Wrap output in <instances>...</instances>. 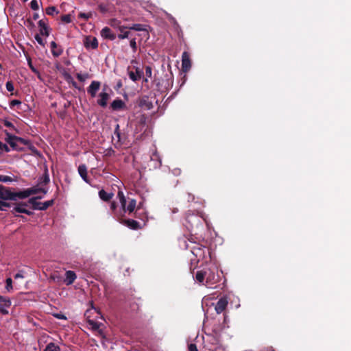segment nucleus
Here are the masks:
<instances>
[{"label":"nucleus","instance_id":"1","mask_svg":"<svg viewBox=\"0 0 351 351\" xmlns=\"http://www.w3.org/2000/svg\"><path fill=\"white\" fill-rule=\"evenodd\" d=\"M117 197L119 199V202L123 212L128 213L129 214H130L135 210L136 206V199H130L128 204H127V201L124 196V194L121 191L118 192Z\"/></svg>","mask_w":351,"mask_h":351},{"label":"nucleus","instance_id":"2","mask_svg":"<svg viewBox=\"0 0 351 351\" xmlns=\"http://www.w3.org/2000/svg\"><path fill=\"white\" fill-rule=\"evenodd\" d=\"M21 199V193L12 192L10 188L0 184V199L16 201Z\"/></svg>","mask_w":351,"mask_h":351},{"label":"nucleus","instance_id":"3","mask_svg":"<svg viewBox=\"0 0 351 351\" xmlns=\"http://www.w3.org/2000/svg\"><path fill=\"white\" fill-rule=\"evenodd\" d=\"M42 197H32L29 199L28 202L29 204L32 205V207L34 210H47L49 206H52L53 204V199L48 200L44 202H38V199H41Z\"/></svg>","mask_w":351,"mask_h":351},{"label":"nucleus","instance_id":"4","mask_svg":"<svg viewBox=\"0 0 351 351\" xmlns=\"http://www.w3.org/2000/svg\"><path fill=\"white\" fill-rule=\"evenodd\" d=\"M98 308H87V310L84 313V316L88 323V324L91 326L93 330H97L100 328L101 323L99 322V320L95 319L90 317V313L97 310Z\"/></svg>","mask_w":351,"mask_h":351},{"label":"nucleus","instance_id":"5","mask_svg":"<svg viewBox=\"0 0 351 351\" xmlns=\"http://www.w3.org/2000/svg\"><path fill=\"white\" fill-rule=\"evenodd\" d=\"M39 192H43L44 194H46L47 193V191L45 189L38 188V187H32L30 189H25L22 191H20L21 193V199H25L28 197H29L32 195L37 194Z\"/></svg>","mask_w":351,"mask_h":351},{"label":"nucleus","instance_id":"6","mask_svg":"<svg viewBox=\"0 0 351 351\" xmlns=\"http://www.w3.org/2000/svg\"><path fill=\"white\" fill-rule=\"evenodd\" d=\"M184 247L186 249H190L191 252L193 254H194L195 256H202L204 254V247L199 245H195L193 246H190L189 244L186 243V241H184Z\"/></svg>","mask_w":351,"mask_h":351},{"label":"nucleus","instance_id":"7","mask_svg":"<svg viewBox=\"0 0 351 351\" xmlns=\"http://www.w3.org/2000/svg\"><path fill=\"white\" fill-rule=\"evenodd\" d=\"M15 138H17V136L7 134L5 141L13 150L22 151L23 148L20 146L19 142L18 141H15Z\"/></svg>","mask_w":351,"mask_h":351},{"label":"nucleus","instance_id":"8","mask_svg":"<svg viewBox=\"0 0 351 351\" xmlns=\"http://www.w3.org/2000/svg\"><path fill=\"white\" fill-rule=\"evenodd\" d=\"M101 82L99 81H92L90 84L87 88V93L90 95L92 98H94L97 95V93L100 89Z\"/></svg>","mask_w":351,"mask_h":351},{"label":"nucleus","instance_id":"9","mask_svg":"<svg viewBox=\"0 0 351 351\" xmlns=\"http://www.w3.org/2000/svg\"><path fill=\"white\" fill-rule=\"evenodd\" d=\"M84 45L87 49H95L98 47V41L95 37L86 36L84 40Z\"/></svg>","mask_w":351,"mask_h":351},{"label":"nucleus","instance_id":"10","mask_svg":"<svg viewBox=\"0 0 351 351\" xmlns=\"http://www.w3.org/2000/svg\"><path fill=\"white\" fill-rule=\"evenodd\" d=\"M110 95L106 91V88H103L102 91L99 94V98L97 101V104L105 108L107 106Z\"/></svg>","mask_w":351,"mask_h":351},{"label":"nucleus","instance_id":"11","mask_svg":"<svg viewBox=\"0 0 351 351\" xmlns=\"http://www.w3.org/2000/svg\"><path fill=\"white\" fill-rule=\"evenodd\" d=\"M191 64L190 57L186 51L182 53V67L184 71H187L191 69Z\"/></svg>","mask_w":351,"mask_h":351},{"label":"nucleus","instance_id":"12","mask_svg":"<svg viewBox=\"0 0 351 351\" xmlns=\"http://www.w3.org/2000/svg\"><path fill=\"white\" fill-rule=\"evenodd\" d=\"M27 206L26 203H21L15 205L13 208L12 213L14 214L15 213H25L28 215H32L33 213L27 209L25 207Z\"/></svg>","mask_w":351,"mask_h":351},{"label":"nucleus","instance_id":"13","mask_svg":"<svg viewBox=\"0 0 351 351\" xmlns=\"http://www.w3.org/2000/svg\"><path fill=\"white\" fill-rule=\"evenodd\" d=\"M101 36L104 39L114 40L116 38V35L112 32L108 27H104L100 32Z\"/></svg>","mask_w":351,"mask_h":351},{"label":"nucleus","instance_id":"14","mask_svg":"<svg viewBox=\"0 0 351 351\" xmlns=\"http://www.w3.org/2000/svg\"><path fill=\"white\" fill-rule=\"evenodd\" d=\"M110 107L113 110L117 111L125 109L126 105L122 99L117 98L111 103Z\"/></svg>","mask_w":351,"mask_h":351},{"label":"nucleus","instance_id":"15","mask_svg":"<svg viewBox=\"0 0 351 351\" xmlns=\"http://www.w3.org/2000/svg\"><path fill=\"white\" fill-rule=\"evenodd\" d=\"M77 278V276L75 273L73 271H66L65 273V278L63 280V282L66 285H72L75 279Z\"/></svg>","mask_w":351,"mask_h":351},{"label":"nucleus","instance_id":"16","mask_svg":"<svg viewBox=\"0 0 351 351\" xmlns=\"http://www.w3.org/2000/svg\"><path fill=\"white\" fill-rule=\"evenodd\" d=\"M120 222L132 230H138L140 228L139 223L134 219H123Z\"/></svg>","mask_w":351,"mask_h":351},{"label":"nucleus","instance_id":"17","mask_svg":"<svg viewBox=\"0 0 351 351\" xmlns=\"http://www.w3.org/2000/svg\"><path fill=\"white\" fill-rule=\"evenodd\" d=\"M78 173L84 182L89 183L87 176V167L85 165H80L78 167Z\"/></svg>","mask_w":351,"mask_h":351},{"label":"nucleus","instance_id":"18","mask_svg":"<svg viewBox=\"0 0 351 351\" xmlns=\"http://www.w3.org/2000/svg\"><path fill=\"white\" fill-rule=\"evenodd\" d=\"M128 75L130 80L133 82H136L142 77L143 71L137 67L135 73L133 71H129Z\"/></svg>","mask_w":351,"mask_h":351},{"label":"nucleus","instance_id":"19","mask_svg":"<svg viewBox=\"0 0 351 351\" xmlns=\"http://www.w3.org/2000/svg\"><path fill=\"white\" fill-rule=\"evenodd\" d=\"M38 26L40 27V34L44 36H48L49 34L48 30V26L46 23L43 20H40L38 21Z\"/></svg>","mask_w":351,"mask_h":351},{"label":"nucleus","instance_id":"20","mask_svg":"<svg viewBox=\"0 0 351 351\" xmlns=\"http://www.w3.org/2000/svg\"><path fill=\"white\" fill-rule=\"evenodd\" d=\"M206 271H208V274L206 276V283L208 285H213L217 282L218 277H216L215 274L210 269Z\"/></svg>","mask_w":351,"mask_h":351},{"label":"nucleus","instance_id":"21","mask_svg":"<svg viewBox=\"0 0 351 351\" xmlns=\"http://www.w3.org/2000/svg\"><path fill=\"white\" fill-rule=\"evenodd\" d=\"M114 196L112 193H108L104 189H101L99 191V197L101 199L105 202L110 201Z\"/></svg>","mask_w":351,"mask_h":351},{"label":"nucleus","instance_id":"22","mask_svg":"<svg viewBox=\"0 0 351 351\" xmlns=\"http://www.w3.org/2000/svg\"><path fill=\"white\" fill-rule=\"evenodd\" d=\"M151 162H152L154 168H158L161 166V160L158 154L156 152L151 156Z\"/></svg>","mask_w":351,"mask_h":351},{"label":"nucleus","instance_id":"23","mask_svg":"<svg viewBox=\"0 0 351 351\" xmlns=\"http://www.w3.org/2000/svg\"><path fill=\"white\" fill-rule=\"evenodd\" d=\"M208 274V271L206 270H199L197 271L195 274V280L202 283L204 282V279L206 278V276Z\"/></svg>","mask_w":351,"mask_h":351},{"label":"nucleus","instance_id":"24","mask_svg":"<svg viewBox=\"0 0 351 351\" xmlns=\"http://www.w3.org/2000/svg\"><path fill=\"white\" fill-rule=\"evenodd\" d=\"M214 299L213 297L210 295H206L202 299V305H205L206 307H212L215 305L214 302H210Z\"/></svg>","mask_w":351,"mask_h":351},{"label":"nucleus","instance_id":"25","mask_svg":"<svg viewBox=\"0 0 351 351\" xmlns=\"http://www.w3.org/2000/svg\"><path fill=\"white\" fill-rule=\"evenodd\" d=\"M11 301L9 298L0 295V307H10Z\"/></svg>","mask_w":351,"mask_h":351},{"label":"nucleus","instance_id":"26","mask_svg":"<svg viewBox=\"0 0 351 351\" xmlns=\"http://www.w3.org/2000/svg\"><path fill=\"white\" fill-rule=\"evenodd\" d=\"M127 28L128 27H125V26L119 27V30L121 32V34L118 35V38L119 39H125V38H128L130 32L125 31V29Z\"/></svg>","mask_w":351,"mask_h":351},{"label":"nucleus","instance_id":"27","mask_svg":"<svg viewBox=\"0 0 351 351\" xmlns=\"http://www.w3.org/2000/svg\"><path fill=\"white\" fill-rule=\"evenodd\" d=\"M228 304L227 296L221 298L217 302L215 307H226Z\"/></svg>","mask_w":351,"mask_h":351},{"label":"nucleus","instance_id":"28","mask_svg":"<svg viewBox=\"0 0 351 351\" xmlns=\"http://www.w3.org/2000/svg\"><path fill=\"white\" fill-rule=\"evenodd\" d=\"M44 351H61V349L54 343H49L47 345Z\"/></svg>","mask_w":351,"mask_h":351},{"label":"nucleus","instance_id":"29","mask_svg":"<svg viewBox=\"0 0 351 351\" xmlns=\"http://www.w3.org/2000/svg\"><path fill=\"white\" fill-rule=\"evenodd\" d=\"M27 64L29 66L30 69L33 73H34L39 79H41L40 73L38 70L32 64L31 59H27Z\"/></svg>","mask_w":351,"mask_h":351},{"label":"nucleus","instance_id":"30","mask_svg":"<svg viewBox=\"0 0 351 351\" xmlns=\"http://www.w3.org/2000/svg\"><path fill=\"white\" fill-rule=\"evenodd\" d=\"M6 201L7 200L0 199V210L5 211L8 208L11 206V204Z\"/></svg>","mask_w":351,"mask_h":351},{"label":"nucleus","instance_id":"31","mask_svg":"<svg viewBox=\"0 0 351 351\" xmlns=\"http://www.w3.org/2000/svg\"><path fill=\"white\" fill-rule=\"evenodd\" d=\"M15 181L12 177L5 176V175H0V182L7 183V182H12Z\"/></svg>","mask_w":351,"mask_h":351},{"label":"nucleus","instance_id":"32","mask_svg":"<svg viewBox=\"0 0 351 351\" xmlns=\"http://www.w3.org/2000/svg\"><path fill=\"white\" fill-rule=\"evenodd\" d=\"M45 12L48 15H53L55 13L58 14V11L55 6H49L46 8Z\"/></svg>","mask_w":351,"mask_h":351},{"label":"nucleus","instance_id":"33","mask_svg":"<svg viewBox=\"0 0 351 351\" xmlns=\"http://www.w3.org/2000/svg\"><path fill=\"white\" fill-rule=\"evenodd\" d=\"M5 289L8 292H11L13 289L12 280L10 278H8L5 280Z\"/></svg>","mask_w":351,"mask_h":351},{"label":"nucleus","instance_id":"34","mask_svg":"<svg viewBox=\"0 0 351 351\" xmlns=\"http://www.w3.org/2000/svg\"><path fill=\"white\" fill-rule=\"evenodd\" d=\"M10 151V149L8 145L0 141V154H3V152H9Z\"/></svg>","mask_w":351,"mask_h":351},{"label":"nucleus","instance_id":"35","mask_svg":"<svg viewBox=\"0 0 351 351\" xmlns=\"http://www.w3.org/2000/svg\"><path fill=\"white\" fill-rule=\"evenodd\" d=\"M76 77L77 80L82 82H84L86 79L89 77L88 73H77Z\"/></svg>","mask_w":351,"mask_h":351},{"label":"nucleus","instance_id":"36","mask_svg":"<svg viewBox=\"0 0 351 351\" xmlns=\"http://www.w3.org/2000/svg\"><path fill=\"white\" fill-rule=\"evenodd\" d=\"M100 308H98L97 310L95 311H93L90 313V314H94V318L95 319L99 320L103 319V315H101V313L100 312Z\"/></svg>","mask_w":351,"mask_h":351},{"label":"nucleus","instance_id":"37","mask_svg":"<svg viewBox=\"0 0 351 351\" xmlns=\"http://www.w3.org/2000/svg\"><path fill=\"white\" fill-rule=\"evenodd\" d=\"M130 29L135 30V31H143L145 30L143 25L141 24H134L131 27H129Z\"/></svg>","mask_w":351,"mask_h":351},{"label":"nucleus","instance_id":"38","mask_svg":"<svg viewBox=\"0 0 351 351\" xmlns=\"http://www.w3.org/2000/svg\"><path fill=\"white\" fill-rule=\"evenodd\" d=\"M24 24L29 29H33L35 27V25L31 19H27L25 21Z\"/></svg>","mask_w":351,"mask_h":351},{"label":"nucleus","instance_id":"39","mask_svg":"<svg viewBox=\"0 0 351 351\" xmlns=\"http://www.w3.org/2000/svg\"><path fill=\"white\" fill-rule=\"evenodd\" d=\"M92 16L91 12L84 13V12H80L78 15V17L80 19H82L85 21H87L88 19H90Z\"/></svg>","mask_w":351,"mask_h":351},{"label":"nucleus","instance_id":"40","mask_svg":"<svg viewBox=\"0 0 351 351\" xmlns=\"http://www.w3.org/2000/svg\"><path fill=\"white\" fill-rule=\"evenodd\" d=\"M120 23L121 22L115 19H111L109 24L113 27H115V28H118L119 29V27H122L121 25H120Z\"/></svg>","mask_w":351,"mask_h":351},{"label":"nucleus","instance_id":"41","mask_svg":"<svg viewBox=\"0 0 351 351\" xmlns=\"http://www.w3.org/2000/svg\"><path fill=\"white\" fill-rule=\"evenodd\" d=\"M30 7L33 10H38L39 9L38 1L37 0H32Z\"/></svg>","mask_w":351,"mask_h":351},{"label":"nucleus","instance_id":"42","mask_svg":"<svg viewBox=\"0 0 351 351\" xmlns=\"http://www.w3.org/2000/svg\"><path fill=\"white\" fill-rule=\"evenodd\" d=\"M61 20L62 22L66 23H69L72 21L71 16L70 14L62 15L61 16Z\"/></svg>","mask_w":351,"mask_h":351},{"label":"nucleus","instance_id":"43","mask_svg":"<svg viewBox=\"0 0 351 351\" xmlns=\"http://www.w3.org/2000/svg\"><path fill=\"white\" fill-rule=\"evenodd\" d=\"M5 87L8 92H12L14 89V84L11 81H8L6 82Z\"/></svg>","mask_w":351,"mask_h":351},{"label":"nucleus","instance_id":"44","mask_svg":"<svg viewBox=\"0 0 351 351\" xmlns=\"http://www.w3.org/2000/svg\"><path fill=\"white\" fill-rule=\"evenodd\" d=\"M15 141H18L19 142V144L22 145H28L31 144L29 141L18 136L17 138H15Z\"/></svg>","mask_w":351,"mask_h":351},{"label":"nucleus","instance_id":"45","mask_svg":"<svg viewBox=\"0 0 351 351\" xmlns=\"http://www.w3.org/2000/svg\"><path fill=\"white\" fill-rule=\"evenodd\" d=\"M130 45L131 48L132 49L133 51L136 52V49H137L136 38H133L130 41Z\"/></svg>","mask_w":351,"mask_h":351},{"label":"nucleus","instance_id":"46","mask_svg":"<svg viewBox=\"0 0 351 351\" xmlns=\"http://www.w3.org/2000/svg\"><path fill=\"white\" fill-rule=\"evenodd\" d=\"M49 176L48 175V173H46L45 174V176H43V178H40V183H43L45 184H47V183H49Z\"/></svg>","mask_w":351,"mask_h":351},{"label":"nucleus","instance_id":"47","mask_svg":"<svg viewBox=\"0 0 351 351\" xmlns=\"http://www.w3.org/2000/svg\"><path fill=\"white\" fill-rule=\"evenodd\" d=\"M35 40L40 45L45 46L44 40L39 34H36Z\"/></svg>","mask_w":351,"mask_h":351},{"label":"nucleus","instance_id":"48","mask_svg":"<svg viewBox=\"0 0 351 351\" xmlns=\"http://www.w3.org/2000/svg\"><path fill=\"white\" fill-rule=\"evenodd\" d=\"M21 104V101L18 99L12 100L10 103V107L13 108L16 106H20Z\"/></svg>","mask_w":351,"mask_h":351},{"label":"nucleus","instance_id":"49","mask_svg":"<svg viewBox=\"0 0 351 351\" xmlns=\"http://www.w3.org/2000/svg\"><path fill=\"white\" fill-rule=\"evenodd\" d=\"M51 52L53 56L58 57L62 54V51L61 49H52Z\"/></svg>","mask_w":351,"mask_h":351},{"label":"nucleus","instance_id":"50","mask_svg":"<svg viewBox=\"0 0 351 351\" xmlns=\"http://www.w3.org/2000/svg\"><path fill=\"white\" fill-rule=\"evenodd\" d=\"M53 315L58 319H66V317L62 313H54Z\"/></svg>","mask_w":351,"mask_h":351},{"label":"nucleus","instance_id":"51","mask_svg":"<svg viewBox=\"0 0 351 351\" xmlns=\"http://www.w3.org/2000/svg\"><path fill=\"white\" fill-rule=\"evenodd\" d=\"M152 68L150 66H146L145 67V74L147 77H152Z\"/></svg>","mask_w":351,"mask_h":351},{"label":"nucleus","instance_id":"52","mask_svg":"<svg viewBox=\"0 0 351 351\" xmlns=\"http://www.w3.org/2000/svg\"><path fill=\"white\" fill-rule=\"evenodd\" d=\"M29 149L30 150L36 155H40V153L38 151V149L34 146L32 145V144L29 145Z\"/></svg>","mask_w":351,"mask_h":351},{"label":"nucleus","instance_id":"53","mask_svg":"<svg viewBox=\"0 0 351 351\" xmlns=\"http://www.w3.org/2000/svg\"><path fill=\"white\" fill-rule=\"evenodd\" d=\"M189 351H198L195 344L191 343L189 345Z\"/></svg>","mask_w":351,"mask_h":351},{"label":"nucleus","instance_id":"54","mask_svg":"<svg viewBox=\"0 0 351 351\" xmlns=\"http://www.w3.org/2000/svg\"><path fill=\"white\" fill-rule=\"evenodd\" d=\"M25 276L23 274V271H20L14 275V279H19V278H24Z\"/></svg>","mask_w":351,"mask_h":351},{"label":"nucleus","instance_id":"55","mask_svg":"<svg viewBox=\"0 0 351 351\" xmlns=\"http://www.w3.org/2000/svg\"><path fill=\"white\" fill-rule=\"evenodd\" d=\"M3 124H4L5 126H6L8 128H14L13 124L10 121H9L5 120L3 121Z\"/></svg>","mask_w":351,"mask_h":351},{"label":"nucleus","instance_id":"56","mask_svg":"<svg viewBox=\"0 0 351 351\" xmlns=\"http://www.w3.org/2000/svg\"><path fill=\"white\" fill-rule=\"evenodd\" d=\"M50 46H51V50L52 49H56V48L57 47V44L56 43V42L52 41L50 43Z\"/></svg>","mask_w":351,"mask_h":351},{"label":"nucleus","instance_id":"57","mask_svg":"<svg viewBox=\"0 0 351 351\" xmlns=\"http://www.w3.org/2000/svg\"><path fill=\"white\" fill-rule=\"evenodd\" d=\"M53 279L58 282L61 281V278L58 276H53Z\"/></svg>","mask_w":351,"mask_h":351},{"label":"nucleus","instance_id":"58","mask_svg":"<svg viewBox=\"0 0 351 351\" xmlns=\"http://www.w3.org/2000/svg\"><path fill=\"white\" fill-rule=\"evenodd\" d=\"M0 311L3 315L8 314L9 313L7 308H0Z\"/></svg>","mask_w":351,"mask_h":351},{"label":"nucleus","instance_id":"59","mask_svg":"<svg viewBox=\"0 0 351 351\" xmlns=\"http://www.w3.org/2000/svg\"><path fill=\"white\" fill-rule=\"evenodd\" d=\"M215 309L216 311L217 314H220V313H223V310H225L226 308H215Z\"/></svg>","mask_w":351,"mask_h":351},{"label":"nucleus","instance_id":"60","mask_svg":"<svg viewBox=\"0 0 351 351\" xmlns=\"http://www.w3.org/2000/svg\"><path fill=\"white\" fill-rule=\"evenodd\" d=\"M116 207H117V206H116L115 202H112V203L110 204V208H111L112 210H114L116 209Z\"/></svg>","mask_w":351,"mask_h":351},{"label":"nucleus","instance_id":"61","mask_svg":"<svg viewBox=\"0 0 351 351\" xmlns=\"http://www.w3.org/2000/svg\"><path fill=\"white\" fill-rule=\"evenodd\" d=\"M39 18V15L38 13H34V15H33V19L34 20H37Z\"/></svg>","mask_w":351,"mask_h":351},{"label":"nucleus","instance_id":"62","mask_svg":"<svg viewBox=\"0 0 351 351\" xmlns=\"http://www.w3.org/2000/svg\"><path fill=\"white\" fill-rule=\"evenodd\" d=\"M72 85H73V87L76 88H78L77 83L75 82H74V81L72 82Z\"/></svg>","mask_w":351,"mask_h":351},{"label":"nucleus","instance_id":"63","mask_svg":"<svg viewBox=\"0 0 351 351\" xmlns=\"http://www.w3.org/2000/svg\"><path fill=\"white\" fill-rule=\"evenodd\" d=\"M239 306H240V304H237V305H236V307H239Z\"/></svg>","mask_w":351,"mask_h":351},{"label":"nucleus","instance_id":"64","mask_svg":"<svg viewBox=\"0 0 351 351\" xmlns=\"http://www.w3.org/2000/svg\"><path fill=\"white\" fill-rule=\"evenodd\" d=\"M90 317H94V314H90Z\"/></svg>","mask_w":351,"mask_h":351}]
</instances>
